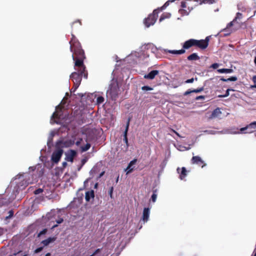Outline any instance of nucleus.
Instances as JSON below:
<instances>
[{
  "label": "nucleus",
  "mask_w": 256,
  "mask_h": 256,
  "mask_svg": "<svg viewBox=\"0 0 256 256\" xmlns=\"http://www.w3.org/2000/svg\"><path fill=\"white\" fill-rule=\"evenodd\" d=\"M236 80H237V78L235 76H232V77H231L228 79V80H230V81H236Z\"/></svg>",
  "instance_id": "79ce46f5"
},
{
  "label": "nucleus",
  "mask_w": 256,
  "mask_h": 256,
  "mask_svg": "<svg viewBox=\"0 0 256 256\" xmlns=\"http://www.w3.org/2000/svg\"><path fill=\"white\" fill-rule=\"evenodd\" d=\"M118 180H119V174H118L116 178V183H117L118 182Z\"/></svg>",
  "instance_id": "864d4df0"
},
{
  "label": "nucleus",
  "mask_w": 256,
  "mask_h": 256,
  "mask_svg": "<svg viewBox=\"0 0 256 256\" xmlns=\"http://www.w3.org/2000/svg\"><path fill=\"white\" fill-rule=\"evenodd\" d=\"M158 70H153L151 71L150 73L147 74H145L144 76V78L148 80H152L154 78L155 76L158 74Z\"/></svg>",
  "instance_id": "9d476101"
},
{
  "label": "nucleus",
  "mask_w": 256,
  "mask_h": 256,
  "mask_svg": "<svg viewBox=\"0 0 256 256\" xmlns=\"http://www.w3.org/2000/svg\"><path fill=\"white\" fill-rule=\"evenodd\" d=\"M8 214H9L8 216H6L7 218H11V217H12L13 216V215H14V212L12 210H10L8 212Z\"/></svg>",
  "instance_id": "ea45409f"
},
{
  "label": "nucleus",
  "mask_w": 256,
  "mask_h": 256,
  "mask_svg": "<svg viewBox=\"0 0 256 256\" xmlns=\"http://www.w3.org/2000/svg\"><path fill=\"white\" fill-rule=\"evenodd\" d=\"M192 161L194 164H203L204 162L199 156H193Z\"/></svg>",
  "instance_id": "f3484780"
},
{
  "label": "nucleus",
  "mask_w": 256,
  "mask_h": 256,
  "mask_svg": "<svg viewBox=\"0 0 256 256\" xmlns=\"http://www.w3.org/2000/svg\"><path fill=\"white\" fill-rule=\"evenodd\" d=\"M90 148V143H87L84 146H82L80 147L82 152H84L87 151Z\"/></svg>",
  "instance_id": "aec40b11"
},
{
  "label": "nucleus",
  "mask_w": 256,
  "mask_h": 256,
  "mask_svg": "<svg viewBox=\"0 0 256 256\" xmlns=\"http://www.w3.org/2000/svg\"><path fill=\"white\" fill-rule=\"evenodd\" d=\"M63 152L64 151L62 148L56 149L54 150L52 156V161L54 163L57 164L60 161Z\"/></svg>",
  "instance_id": "39448f33"
},
{
  "label": "nucleus",
  "mask_w": 256,
  "mask_h": 256,
  "mask_svg": "<svg viewBox=\"0 0 256 256\" xmlns=\"http://www.w3.org/2000/svg\"><path fill=\"white\" fill-rule=\"evenodd\" d=\"M170 53L174 54H180L184 53L185 50H168Z\"/></svg>",
  "instance_id": "a211bd4d"
},
{
  "label": "nucleus",
  "mask_w": 256,
  "mask_h": 256,
  "mask_svg": "<svg viewBox=\"0 0 256 256\" xmlns=\"http://www.w3.org/2000/svg\"><path fill=\"white\" fill-rule=\"evenodd\" d=\"M104 172H102L100 174V178L104 174Z\"/></svg>",
  "instance_id": "5fc2aeb1"
},
{
  "label": "nucleus",
  "mask_w": 256,
  "mask_h": 256,
  "mask_svg": "<svg viewBox=\"0 0 256 256\" xmlns=\"http://www.w3.org/2000/svg\"><path fill=\"white\" fill-rule=\"evenodd\" d=\"M143 90H152V88L148 86H144L142 88Z\"/></svg>",
  "instance_id": "7c9ffc66"
},
{
  "label": "nucleus",
  "mask_w": 256,
  "mask_h": 256,
  "mask_svg": "<svg viewBox=\"0 0 256 256\" xmlns=\"http://www.w3.org/2000/svg\"><path fill=\"white\" fill-rule=\"evenodd\" d=\"M209 38L207 37L205 40H195V46L204 49L207 48L208 44Z\"/></svg>",
  "instance_id": "423d86ee"
},
{
  "label": "nucleus",
  "mask_w": 256,
  "mask_h": 256,
  "mask_svg": "<svg viewBox=\"0 0 256 256\" xmlns=\"http://www.w3.org/2000/svg\"><path fill=\"white\" fill-rule=\"evenodd\" d=\"M198 58V56L196 53H194L188 57V59L190 60H196Z\"/></svg>",
  "instance_id": "4be33fe9"
},
{
  "label": "nucleus",
  "mask_w": 256,
  "mask_h": 256,
  "mask_svg": "<svg viewBox=\"0 0 256 256\" xmlns=\"http://www.w3.org/2000/svg\"><path fill=\"white\" fill-rule=\"evenodd\" d=\"M56 238H49L45 240H44L42 242V244L44 246H46L49 244H50L52 242H54L56 240Z\"/></svg>",
  "instance_id": "2eb2a0df"
},
{
  "label": "nucleus",
  "mask_w": 256,
  "mask_h": 256,
  "mask_svg": "<svg viewBox=\"0 0 256 256\" xmlns=\"http://www.w3.org/2000/svg\"><path fill=\"white\" fill-rule=\"evenodd\" d=\"M101 251V249L100 248H98L97 250H95V252L92 254L91 255H90V256H95L96 254H97L99 253Z\"/></svg>",
  "instance_id": "e433bc0d"
},
{
  "label": "nucleus",
  "mask_w": 256,
  "mask_h": 256,
  "mask_svg": "<svg viewBox=\"0 0 256 256\" xmlns=\"http://www.w3.org/2000/svg\"><path fill=\"white\" fill-rule=\"evenodd\" d=\"M43 250V247H40L36 249L34 251V253L37 254L42 252Z\"/></svg>",
  "instance_id": "72a5a7b5"
},
{
  "label": "nucleus",
  "mask_w": 256,
  "mask_h": 256,
  "mask_svg": "<svg viewBox=\"0 0 256 256\" xmlns=\"http://www.w3.org/2000/svg\"><path fill=\"white\" fill-rule=\"evenodd\" d=\"M204 132L207 134H213L214 133L212 132V131H208V130H206L204 131Z\"/></svg>",
  "instance_id": "8fccbe9b"
},
{
  "label": "nucleus",
  "mask_w": 256,
  "mask_h": 256,
  "mask_svg": "<svg viewBox=\"0 0 256 256\" xmlns=\"http://www.w3.org/2000/svg\"><path fill=\"white\" fill-rule=\"evenodd\" d=\"M120 94V88L117 80H112L107 91V96H110L112 100H116Z\"/></svg>",
  "instance_id": "f03ea898"
},
{
  "label": "nucleus",
  "mask_w": 256,
  "mask_h": 256,
  "mask_svg": "<svg viewBox=\"0 0 256 256\" xmlns=\"http://www.w3.org/2000/svg\"><path fill=\"white\" fill-rule=\"evenodd\" d=\"M47 232V229L44 228L42 231H40L38 234V236H40L44 234Z\"/></svg>",
  "instance_id": "c756f323"
},
{
  "label": "nucleus",
  "mask_w": 256,
  "mask_h": 256,
  "mask_svg": "<svg viewBox=\"0 0 256 256\" xmlns=\"http://www.w3.org/2000/svg\"><path fill=\"white\" fill-rule=\"evenodd\" d=\"M113 190H114V188H113V186H111L108 191V194L110 195V196L111 198H112V196Z\"/></svg>",
  "instance_id": "2f4dec72"
},
{
  "label": "nucleus",
  "mask_w": 256,
  "mask_h": 256,
  "mask_svg": "<svg viewBox=\"0 0 256 256\" xmlns=\"http://www.w3.org/2000/svg\"><path fill=\"white\" fill-rule=\"evenodd\" d=\"M30 168H32V170H34L35 169L33 167H30Z\"/></svg>",
  "instance_id": "052dcab7"
},
{
  "label": "nucleus",
  "mask_w": 256,
  "mask_h": 256,
  "mask_svg": "<svg viewBox=\"0 0 256 256\" xmlns=\"http://www.w3.org/2000/svg\"><path fill=\"white\" fill-rule=\"evenodd\" d=\"M104 101V98L102 96H99L96 99V104L98 105L102 104Z\"/></svg>",
  "instance_id": "5701e85b"
},
{
  "label": "nucleus",
  "mask_w": 256,
  "mask_h": 256,
  "mask_svg": "<svg viewBox=\"0 0 256 256\" xmlns=\"http://www.w3.org/2000/svg\"><path fill=\"white\" fill-rule=\"evenodd\" d=\"M150 216V209L148 208H145L144 209L142 216V220L144 222H146Z\"/></svg>",
  "instance_id": "1a4fd4ad"
},
{
  "label": "nucleus",
  "mask_w": 256,
  "mask_h": 256,
  "mask_svg": "<svg viewBox=\"0 0 256 256\" xmlns=\"http://www.w3.org/2000/svg\"><path fill=\"white\" fill-rule=\"evenodd\" d=\"M204 98V96H200L196 98L197 100H198V99H200V98Z\"/></svg>",
  "instance_id": "6e6d98bb"
},
{
  "label": "nucleus",
  "mask_w": 256,
  "mask_h": 256,
  "mask_svg": "<svg viewBox=\"0 0 256 256\" xmlns=\"http://www.w3.org/2000/svg\"><path fill=\"white\" fill-rule=\"evenodd\" d=\"M63 221H64L63 218L58 216V218L56 220V224L53 225L52 226V228H54L58 226V224L62 223L63 222Z\"/></svg>",
  "instance_id": "412c9836"
},
{
  "label": "nucleus",
  "mask_w": 256,
  "mask_h": 256,
  "mask_svg": "<svg viewBox=\"0 0 256 256\" xmlns=\"http://www.w3.org/2000/svg\"><path fill=\"white\" fill-rule=\"evenodd\" d=\"M222 114V112L219 108H216L212 112L206 113L204 117L207 120H212L218 118Z\"/></svg>",
  "instance_id": "20e7f679"
},
{
  "label": "nucleus",
  "mask_w": 256,
  "mask_h": 256,
  "mask_svg": "<svg viewBox=\"0 0 256 256\" xmlns=\"http://www.w3.org/2000/svg\"><path fill=\"white\" fill-rule=\"evenodd\" d=\"M232 26V22H230V24H228L227 26V28H229L231 26Z\"/></svg>",
  "instance_id": "09e8293b"
},
{
  "label": "nucleus",
  "mask_w": 256,
  "mask_h": 256,
  "mask_svg": "<svg viewBox=\"0 0 256 256\" xmlns=\"http://www.w3.org/2000/svg\"><path fill=\"white\" fill-rule=\"evenodd\" d=\"M70 50L72 52V59L74 61L75 70L77 72L72 73L70 76V79L74 82V90L79 86L81 83L82 76L87 78L88 76L86 67L84 64V60L86 58L84 50L82 46L74 34H72V38L70 41Z\"/></svg>",
  "instance_id": "f257e3e1"
},
{
  "label": "nucleus",
  "mask_w": 256,
  "mask_h": 256,
  "mask_svg": "<svg viewBox=\"0 0 256 256\" xmlns=\"http://www.w3.org/2000/svg\"><path fill=\"white\" fill-rule=\"evenodd\" d=\"M178 171L180 173V178L182 180L186 174V168H178Z\"/></svg>",
  "instance_id": "dca6fc26"
},
{
  "label": "nucleus",
  "mask_w": 256,
  "mask_h": 256,
  "mask_svg": "<svg viewBox=\"0 0 256 256\" xmlns=\"http://www.w3.org/2000/svg\"><path fill=\"white\" fill-rule=\"evenodd\" d=\"M230 90H231V89H228L226 92V93L224 95H220L218 96V97L219 98H222V97H226L228 96H229L230 94V93H229V92L230 91Z\"/></svg>",
  "instance_id": "cd10ccee"
},
{
  "label": "nucleus",
  "mask_w": 256,
  "mask_h": 256,
  "mask_svg": "<svg viewBox=\"0 0 256 256\" xmlns=\"http://www.w3.org/2000/svg\"><path fill=\"white\" fill-rule=\"evenodd\" d=\"M248 128H248V126H246V127H244V128H240V132H243L244 130H247V129H248Z\"/></svg>",
  "instance_id": "c03bdc74"
},
{
  "label": "nucleus",
  "mask_w": 256,
  "mask_h": 256,
  "mask_svg": "<svg viewBox=\"0 0 256 256\" xmlns=\"http://www.w3.org/2000/svg\"><path fill=\"white\" fill-rule=\"evenodd\" d=\"M219 73H231L232 72V70L228 68H222L218 70Z\"/></svg>",
  "instance_id": "6ab92c4d"
},
{
  "label": "nucleus",
  "mask_w": 256,
  "mask_h": 256,
  "mask_svg": "<svg viewBox=\"0 0 256 256\" xmlns=\"http://www.w3.org/2000/svg\"><path fill=\"white\" fill-rule=\"evenodd\" d=\"M168 2H166L162 7H161V10H164L168 4Z\"/></svg>",
  "instance_id": "37998d69"
},
{
  "label": "nucleus",
  "mask_w": 256,
  "mask_h": 256,
  "mask_svg": "<svg viewBox=\"0 0 256 256\" xmlns=\"http://www.w3.org/2000/svg\"><path fill=\"white\" fill-rule=\"evenodd\" d=\"M76 155V152L73 150H69L66 153V160L68 162H73L74 158Z\"/></svg>",
  "instance_id": "0eeeda50"
},
{
  "label": "nucleus",
  "mask_w": 256,
  "mask_h": 256,
  "mask_svg": "<svg viewBox=\"0 0 256 256\" xmlns=\"http://www.w3.org/2000/svg\"><path fill=\"white\" fill-rule=\"evenodd\" d=\"M157 194L155 193V192H154L151 198L153 202H154L156 199Z\"/></svg>",
  "instance_id": "c85d7f7f"
},
{
  "label": "nucleus",
  "mask_w": 256,
  "mask_h": 256,
  "mask_svg": "<svg viewBox=\"0 0 256 256\" xmlns=\"http://www.w3.org/2000/svg\"><path fill=\"white\" fill-rule=\"evenodd\" d=\"M76 24H77L79 28L82 25V23H81L80 21L79 20H76V21L74 22L72 24V29H74V26L76 25Z\"/></svg>",
  "instance_id": "b1692460"
},
{
  "label": "nucleus",
  "mask_w": 256,
  "mask_h": 256,
  "mask_svg": "<svg viewBox=\"0 0 256 256\" xmlns=\"http://www.w3.org/2000/svg\"><path fill=\"white\" fill-rule=\"evenodd\" d=\"M248 127L249 128L251 129H255L256 128V122H254L250 124H248Z\"/></svg>",
  "instance_id": "a878e982"
},
{
  "label": "nucleus",
  "mask_w": 256,
  "mask_h": 256,
  "mask_svg": "<svg viewBox=\"0 0 256 256\" xmlns=\"http://www.w3.org/2000/svg\"><path fill=\"white\" fill-rule=\"evenodd\" d=\"M215 2L214 0H202L200 4H212Z\"/></svg>",
  "instance_id": "393cba45"
},
{
  "label": "nucleus",
  "mask_w": 256,
  "mask_h": 256,
  "mask_svg": "<svg viewBox=\"0 0 256 256\" xmlns=\"http://www.w3.org/2000/svg\"><path fill=\"white\" fill-rule=\"evenodd\" d=\"M10 200L9 199L4 198H0V206H8L10 202Z\"/></svg>",
  "instance_id": "4468645a"
},
{
  "label": "nucleus",
  "mask_w": 256,
  "mask_h": 256,
  "mask_svg": "<svg viewBox=\"0 0 256 256\" xmlns=\"http://www.w3.org/2000/svg\"><path fill=\"white\" fill-rule=\"evenodd\" d=\"M82 138H78V140L76 142V144L77 146H79L80 144H81V142H82Z\"/></svg>",
  "instance_id": "4c0bfd02"
},
{
  "label": "nucleus",
  "mask_w": 256,
  "mask_h": 256,
  "mask_svg": "<svg viewBox=\"0 0 256 256\" xmlns=\"http://www.w3.org/2000/svg\"><path fill=\"white\" fill-rule=\"evenodd\" d=\"M129 124H130V120H128V122H127V124H126V128H125V130L124 132V142L126 143V144L127 146H128V137H127V134H128V127H129Z\"/></svg>",
  "instance_id": "ddd939ff"
},
{
  "label": "nucleus",
  "mask_w": 256,
  "mask_h": 256,
  "mask_svg": "<svg viewBox=\"0 0 256 256\" xmlns=\"http://www.w3.org/2000/svg\"><path fill=\"white\" fill-rule=\"evenodd\" d=\"M254 64H256V57H255V58H254Z\"/></svg>",
  "instance_id": "bf43d9fd"
},
{
  "label": "nucleus",
  "mask_w": 256,
  "mask_h": 256,
  "mask_svg": "<svg viewBox=\"0 0 256 256\" xmlns=\"http://www.w3.org/2000/svg\"><path fill=\"white\" fill-rule=\"evenodd\" d=\"M221 80L222 81H227L228 80H225L224 78H222Z\"/></svg>",
  "instance_id": "13d9d810"
},
{
  "label": "nucleus",
  "mask_w": 256,
  "mask_h": 256,
  "mask_svg": "<svg viewBox=\"0 0 256 256\" xmlns=\"http://www.w3.org/2000/svg\"><path fill=\"white\" fill-rule=\"evenodd\" d=\"M66 165H67L66 162H62V166L64 167H66Z\"/></svg>",
  "instance_id": "603ef678"
},
{
  "label": "nucleus",
  "mask_w": 256,
  "mask_h": 256,
  "mask_svg": "<svg viewBox=\"0 0 256 256\" xmlns=\"http://www.w3.org/2000/svg\"><path fill=\"white\" fill-rule=\"evenodd\" d=\"M136 160L134 159L130 161V162L128 164L130 165V166H132L136 163Z\"/></svg>",
  "instance_id": "58836bf2"
},
{
  "label": "nucleus",
  "mask_w": 256,
  "mask_h": 256,
  "mask_svg": "<svg viewBox=\"0 0 256 256\" xmlns=\"http://www.w3.org/2000/svg\"><path fill=\"white\" fill-rule=\"evenodd\" d=\"M218 66H219V65L218 64L215 63V64H212L210 67L214 69H216V68H217L218 67Z\"/></svg>",
  "instance_id": "a19ab883"
},
{
  "label": "nucleus",
  "mask_w": 256,
  "mask_h": 256,
  "mask_svg": "<svg viewBox=\"0 0 256 256\" xmlns=\"http://www.w3.org/2000/svg\"><path fill=\"white\" fill-rule=\"evenodd\" d=\"M86 159H82V164H84L86 163Z\"/></svg>",
  "instance_id": "3c124183"
},
{
  "label": "nucleus",
  "mask_w": 256,
  "mask_h": 256,
  "mask_svg": "<svg viewBox=\"0 0 256 256\" xmlns=\"http://www.w3.org/2000/svg\"><path fill=\"white\" fill-rule=\"evenodd\" d=\"M192 92V90H188V91L184 93V96H187V95L189 94H190Z\"/></svg>",
  "instance_id": "a18cd8bd"
},
{
  "label": "nucleus",
  "mask_w": 256,
  "mask_h": 256,
  "mask_svg": "<svg viewBox=\"0 0 256 256\" xmlns=\"http://www.w3.org/2000/svg\"><path fill=\"white\" fill-rule=\"evenodd\" d=\"M62 106H58L56 108V111L54 112L52 116V118L60 119V112H62Z\"/></svg>",
  "instance_id": "6e6552de"
},
{
  "label": "nucleus",
  "mask_w": 256,
  "mask_h": 256,
  "mask_svg": "<svg viewBox=\"0 0 256 256\" xmlns=\"http://www.w3.org/2000/svg\"><path fill=\"white\" fill-rule=\"evenodd\" d=\"M203 90H204V88H200L198 89L192 90V92L198 93V92H202Z\"/></svg>",
  "instance_id": "f704fd0d"
},
{
  "label": "nucleus",
  "mask_w": 256,
  "mask_h": 256,
  "mask_svg": "<svg viewBox=\"0 0 256 256\" xmlns=\"http://www.w3.org/2000/svg\"><path fill=\"white\" fill-rule=\"evenodd\" d=\"M131 166H130L128 164L125 170L126 171V174H130L133 171V168H131Z\"/></svg>",
  "instance_id": "bb28decb"
},
{
  "label": "nucleus",
  "mask_w": 256,
  "mask_h": 256,
  "mask_svg": "<svg viewBox=\"0 0 256 256\" xmlns=\"http://www.w3.org/2000/svg\"><path fill=\"white\" fill-rule=\"evenodd\" d=\"M252 80H253V82H254V86H251V88H256V76H253V78H252Z\"/></svg>",
  "instance_id": "c9c22d12"
},
{
  "label": "nucleus",
  "mask_w": 256,
  "mask_h": 256,
  "mask_svg": "<svg viewBox=\"0 0 256 256\" xmlns=\"http://www.w3.org/2000/svg\"><path fill=\"white\" fill-rule=\"evenodd\" d=\"M51 254L50 252L47 253L44 256H50Z\"/></svg>",
  "instance_id": "4d7b16f0"
},
{
  "label": "nucleus",
  "mask_w": 256,
  "mask_h": 256,
  "mask_svg": "<svg viewBox=\"0 0 256 256\" xmlns=\"http://www.w3.org/2000/svg\"><path fill=\"white\" fill-rule=\"evenodd\" d=\"M192 46H195V40L190 39L186 41L184 44L183 48L185 49H188Z\"/></svg>",
  "instance_id": "9b49d317"
},
{
  "label": "nucleus",
  "mask_w": 256,
  "mask_h": 256,
  "mask_svg": "<svg viewBox=\"0 0 256 256\" xmlns=\"http://www.w3.org/2000/svg\"><path fill=\"white\" fill-rule=\"evenodd\" d=\"M32 182H28V184H31Z\"/></svg>",
  "instance_id": "e2e57ef3"
},
{
  "label": "nucleus",
  "mask_w": 256,
  "mask_h": 256,
  "mask_svg": "<svg viewBox=\"0 0 256 256\" xmlns=\"http://www.w3.org/2000/svg\"><path fill=\"white\" fill-rule=\"evenodd\" d=\"M94 190L87 191L85 194V199L86 202H90L91 198L94 199Z\"/></svg>",
  "instance_id": "f8f14e48"
},
{
  "label": "nucleus",
  "mask_w": 256,
  "mask_h": 256,
  "mask_svg": "<svg viewBox=\"0 0 256 256\" xmlns=\"http://www.w3.org/2000/svg\"><path fill=\"white\" fill-rule=\"evenodd\" d=\"M254 256H256V251Z\"/></svg>",
  "instance_id": "0e129e2a"
},
{
  "label": "nucleus",
  "mask_w": 256,
  "mask_h": 256,
  "mask_svg": "<svg viewBox=\"0 0 256 256\" xmlns=\"http://www.w3.org/2000/svg\"><path fill=\"white\" fill-rule=\"evenodd\" d=\"M160 12V8L154 10L152 14H150L148 16L144 18V23L147 28L154 24L158 18V14Z\"/></svg>",
  "instance_id": "7ed1b4c3"
},
{
  "label": "nucleus",
  "mask_w": 256,
  "mask_h": 256,
  "mask_svg": "<svg viewBox=\"0 0 256 256\" xmlns=\"http://www.w3.org/2000/svg\"><path fill=\"white\" fill-rule=\"evenodd\" d=\"M62 140H59L56 142V148L59 146L60 144H62Z\"/></svg>",
  "instance_id": "de8ad7c7"
},
{
  "label": "nucleus",
  "mask_w": 256,
  "mask_h": 256,
  "mask_svg": "<svg viewBox=\"0 0 256 256\" xmlns=\"http://www.w3.org/2000/svg\"><path fill=\"white\" fill-rule=\"evenodd\" d=\"M21 252H22L21 251H19L17 254H20Z\"/></svg>",
  "instance_id": "680f3d73"
},
{
  "label": "nucleus",
  "mask_w": 256,
  "mask_h": 256,
  "mask_svg": "<svg viewBox=\"0 0 256 256\" xmlns=\"http://www.w3.org/2000/svg\"><path fill=\"white\" fill-rule=\"evenodd\" d=\"M194 82V78L188 79L186 81V83H192Z\"/></svg>",
  "instance_id": "49530a36"
},
{
  "label": "nucleus",
  "mask_w": 256,
  "mask_h": 256,
  "mask_svg": "<svg viewBox=\"0 0 256 256\" xmlns=\"http://www.w3.org/2000/svg\"><path fill=\"white\" fill-rule=\"evenodd\" d=\"M43 192V190L42 188H38L34 190V193L36 194H38L40 193H42Z\"/></svg>",
  "instance_id": "473e14b6"
}]
</instances>
